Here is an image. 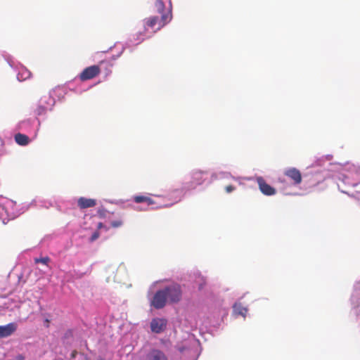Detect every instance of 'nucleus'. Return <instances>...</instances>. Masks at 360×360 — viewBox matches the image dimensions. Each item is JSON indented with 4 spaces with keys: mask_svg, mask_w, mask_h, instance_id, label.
Returning a JSON list of instances; mask_svg holds the SVG:
<instances>
[{
    "mask_svg": "<svg viewBox=\"0 0 360 360\" xmlns=\"http://www.w3.org/2000/svg\"><path fill=\"white\" fill-rule=\"evenodd\" d=\"M155 8L160 16H151L143 20L144 33H140L137 40L142 41L150 37L172 20V6L169 0H156Z\"/></svg>",
    "mask_w": 360,
    "mask_h": 360,
    "instance_id": "obj_1",
    "label": "nucleus"
},
{
    "mask_svg": "<svg viewBox=\"0 0 360 360\" xmlns=\"http://www.w3.org/2000/svg\"><path fill=\"white\" fill-rule=\"evenodd\" d=\"M189 180L184 182L180 188L173 191V193H176L174 202L166 204H159L155 206L156 208L168 207L172 206L174 204L179 202L183 198L184 194L190 191L196 189L198 186L202 185H208L210 181L208 179V172L195 169L191 170L188 175Z\"/></svg>",
    "mask_w": 360,
    "mask_h": 360,
    "instance_id": "obj_2",
    "label": "nucleus"
},
{
    "mask_svg": "<svg viewBox=\"0 0 360 360\" xmlns=\"http://www.w3.org/2000/svg\"><path fill=\"white\" fill-rule=\"evenodd\" d=\"M175 348L179 360H197L201 352L200 341L191 333H187L182 341L177 342Z\"/></svg>",
    "mask_w": 360,
    "mask_h": 360,
    "instance_id": "obj_3",
    "label": "nucleus"
},
{
    "mask_svg": "<svg viewBox=\"0 0 360 360\" xmlns=\"http://www.w3.org/2000/svg\"><path fill=\"white\" fill-rule=\"evenodd\" d=\"M20 208H16L15 202L0 196V218H2L3 223L7 224L8 221L14 219L33 207L32 202H23L20 205Z\"/></svg>",
    "mask_w": 360,
    "mask_h": 360,
    "instance_id": "obj_4",
    "label": "nucleus"
},
{
    "mask_svg": "<svg viewBox=\"0 0 360 360\" xmlns=\"http://www.w3.org/2000/svg\"><path fill=\"white\" fill-rule=\"evenodd\" d=\"M100 73V68L98 65H94L86 68L72 82L68 84L70 90L73 91L76 94H82L88 90L91 86L84 88L82 86V82L91 79Z\"/></svg>",
    "mask_w": 360,
    "mask_h": 360,
    "instance_id": "obj_5",
    "label": "nucleus"
},
{
    "mask_svg": "<svg viewBox=\"0 0 360 360\" xmlns=\"http://www.w3.org/2000/svg\"><path fill=\"white\" fill-rule=\"evenodd\" d=\"M41 126V121L38 117L27 118L20 121L16 125V130L32 136L35 139Z\"/></svg>",
    "mask_w": 360,
    "mask_h": 360,
    "instance_id": "obj_6",
    "label": "nucleus"
},
{
    "mask_svg": "<svg viewBox=\"0 0 360 360\" xmlns=\"http://www.w3.org/2000/svg\"><path fill=\"white\" fill-rule=\"evenodd\" d=\"M1 56L9 66L17 73V79L19 82L25 81L30 77L31 72L24 65L18 62L11 55L4 52Z\"/></svg>",
    "mask_w": 360,
    "mask_h": 360,
    "instance_id": "obj_7",
    "label": "nucleus"
},
{
    "mask_svg": "<svg viewBox=\"0 0 360 360\" xmlns=\"http://www.w3.org/2000/svg\"><path fill=\"white\" fill-rule=\"evenodd\" d=\"M167 302L169 303H177L182 297L181 287L178 283H172L163 288Z\"/></svg>",
    "mask_w": 360,
    "mask_h": 360,
    "instance_id": "obj_8",
    "label": "nucleus"
},
{
    "mask_svg": "<svg viewBox=\"0 0 360 360\" xmlns=\"http://www.w3.org/2000/svg\"><path fill=\"white\" fill-rule=\"evenodd\" d=\"M167 300L163 288L158 290L150 299V304L155 309H161L166 306Z\"/></svg>",
    "mask_w": 360,
    "mask_h": 360,
    "instance_id": "obj_9",
    "label": "nucleus"
},
{
    "mask_svg": "<svg viewBox=\"0 0 360 360\" xmlns=\"http://www.w3.org/2000/svg\"><path fill=\"white\" fill-rule=\"evenodd\" d=\"M167 326V320L165 318L155 317L150 322V329L153 333L160 334L163 333Z\"/></svg>",
    "mask_w": 360,
    "mask_h": 360,
    "instance_id": "obj_10",
    "label": "nucleus"
},
{
    "mask_svg": "<svg viewBox=\"0 0 360 360\" xmlns=\"http://www.w3.org/2000/svg\"><path fill=\"white\" fill-rule=\"evenodd\" d=\"M259 188L262 194L266 196H272L276 193V190L271 185L268 184L262 176L256 178Z\"/></svg>",
    "mask_w": 360,
    "mask_h": 360,
    "instance_id": "obj_11",
    "label": "nucleus"
},
{
    "mask_svg": "<svg viewBox=\"0 0 360 360\" xmlns=\"http://www.w3.org/2000/svg\"><path fill=\"white\" fill-rule=\"evenodd\" d=\"M124 46H110L107 51H102L105 54V60H115L124 52Z\"/></svg>",
    "mask_w": 360,
    "mask_h": 360,
    "instance_id": "obj_12",
    "label": "nucleus"
},
{
    "mask_svg": "<svg viewBox=\"0 0 360 360\" xmlns=\"http://www.w3.org/2000/svg\"><path fill=\"white\" fill-rule=\"evenodd\" d=\"M283 174L292 181L294 185H298L302 182V175L300 172L295 167L286 168Z\"/></svg>",
    "mask_w": 360,
    "mask_h": 360,
    "instance_id": "obj_13",
    "label": "nucleus"
},
{
    "mask_svg": "<svg viewBox=\"0 0 360 360\" xmlns=\"http://www.w3.org/2000/svg\"><path fill=\"white\" fill-rule=\"evenodd\" d=\"M18 328L15 322H11L6 325L0 326V339L6 338L12 335Z\"/></svg>",
    "mask_w": 360,
    "mask_h": 360,
    "instance_id": "obj_14",
    "label": "nucleus"
},
{
    "mask_svg": "<svg viewBox=\"0 0 360 360\" xmlns=\"http://www.w3.org/2000/svg\"><path fill=\"white\" fill-rule=\"evenodd\" d=\"M146 360H168V359L162 351L153 349L148 353Z\"/></svg>",
    "mask_w": 360,
    "mask_h": 360,
    "instance_id": "obj_15",
    "label": "nucleus"
},
{
    "mask_svg": "<svg viewBox=\"0 0 360 360\" xmlns=\"http://www.w3.org/2000/svg\"><path fill=\"white\" fill-rule=\"evenodd\" d=\"M26 133H21L20 131L16 134L14 136L15 141L20 146H27L32 140V136L30 137Z\"/></svg>",
    "mask_w": 360,
    "mask_h": 360,
    "instance_id": "obj_16",
    "label": "nucleus"
},
{
    "mask_svg": "<svg viewBox=\"0 0 360 360\" xmlns=\"http://www.w3.org/2000/svg\"><path fill=\"white\" fill-rule=\"evenodd\" d=\"M96 205V201L94 199L86 198L80 197L77 199V205L80 209H86L93 207Z\"/></svg>",
    "mask_w": 360,
    "mask_h": 360,
    "instance_id": "obj_17",
    "label": "nucleus"
},
{
    "mask_svg": "<svg viewBox=\"0 0 360 360\" xmlns=\"http://www.w3.org/2000/svg\"><path fill=\"white\" fill-rule=\"evenodd\" d=\"M39 103L45 107H47L49 110H52L55 105L56 100L51 94H48L42 96L39 99Z\"/></svg>",
    "mask_w": 360,
    "mask_h": 360,
    "instance_id": "obj_18",
    "label": "nucleus"
},
{
    "mask_svg": "<svg viewBox=\"0 0 360 360\" xmlns=\"http://www.w3.org/2000/svg\"><path fill=\"white\" fill-rule=\"evenodd\" d=\"M32 204L33 207H49L52 205V203L50 200L41 198L40 197H36L32 201Z\"/></svg>",
    "mask_w": 360,
    "mask_h": 360,
    "instance_id": "obj_19",
    "label": "nucleus"
},
{
    "mask_svg": "<svg viewBox=\"0 0 360 360\" xmlns=\"http://www.w3.org/2000/svg\"><path fill=\"white\" fill-rule=\"evenodd\" d=\"M233 313L236 316L245 317L248 313V308L243 307L240 302H237L233 305Z\"/></svg>",
    "mask_w": 360,
    "mask_h": 360,
    "instance_id": "obj_20",
    "label": "nucleus"
},
{
    "mask_svg": "<svg viewBox=\"0 0 360 360\" xmlns=\"http://www.w3.org/2000/svg\"><path fill=\"white\" fill-rule=\"evenodd\" d=\"M74 332L72 330H68L63 336V343L66 346H71L73 342Z\"/></svg>",
    "mask_w": 360,
    "mask_h": 360,
    "instance_id": "obj_21",
    "label": "nucleus"
},
{
    "mask_svg": "<svg viewBox=\"0 0 360 360\" xmlns=\"http://www.w3.org/2000/svg\"><path fill=\"white\" fill-rule=\"evenodd\" d=\"M134 201L136 203H142L146 202L148 205H153L156 204V202L151 198L143 196V195H134L133 197Z\"/></svg>",
    "mask_w": 360,
    "mask_h": 360,
    "instance_id": "obj_22",
    "label": "nucleus"
},
{
    "mask_svg": "<svg viewBox=\"0 0 360 360\" xmlns=\"http://www.w3.org/2000/svg\"><path fill=\"white\" fill-rule=\"evenodd\" d=\"M212 179H229L232 178L235 179V177L229 172H214L211 174Z\"/></svg>",
    "mask_w": 360,
    "mask_h": 360,
    "instance_id": "obj_23",
    "label": "nucleus"
},
{
    "mask_svg": "<svg viewBox=\"0 0 360 360\" xmlns=\"http://www.w3.org/2000/svg\"><path fill=\"white\" fill-rule=\"evenodd\" d=\"M86 273L81 272L77 270L70 271L66 274V276L69 281H74L75 279L82 278Z\"/></svg>",
    "mask_w": 360,
    "mask_h": 360,
    "instance_id": "obj_24",
    "label": "nucleus"
},
{
    "mask_svg": "<svg viewBox=\"0 0 360 360\" xmlns=\"http://www.w3.org/2000/svg\"><path fill=\"white\" fill-rule=\"evenodd\" d=\"M223 300L219 298H216L214 300L213 304L209 307L210 310L212 313L219 312L222 308Z\"/></svg>",
    "mask_w": 360,
    "mask_h": 360,
    "instance_id": "obj_25",
    "label": "nucleus"
},
{
    "mask_svg": "<svg viewBox=\"0 0 360 360\" xmlns=\"http://www.w3.org/2000/svg\"><path fill=\"white\" fill-rule=\"evenodd\" d=\"M49 111L50 110L47 108V107H45L38 102L37 107L34 110V114L37 116L36 117H37L38 116L46 115Z\"/></svg>",
    "mask_w": 360,
    "mask_h": 360,
    "instance_id": "obj_26",
    "label": "nucleus"
},
{
    "mask_svg": "<svg viewBox=\"0 0 360 360\" xmlns=\"http://www.w3.org/2000/svg\"><path fill=\"white\" fill-rule=\"evenodd\" d=\"M50 261V258L49 257H44L40 258H34V262L36 264L41 263L44 265H47L49 262Z\"/></svg>",
    "mask_w": 360,
    "mask_h": 360,
    "instance_id": "obj_27",
    "label": "nucleus"
},
{
    "mask_svg": "<svg viewBox=\"0 0 360 360\" xmlns=\"http://www.w3.org/2000/svg\"><path fill=\"white\" fill-rule=\"evenodd\" d=\"M99 237V233L98 231H94V233H92L91 236H90L89 238V241L90 242H94L96 240H97Z\"/></svg>",
    "mask_w": 360,
    "mask_h": 360,
    "instance_id": "obj_28",
    "label": "nucleus"
},
{
    "mask_svg": "<svg viewBox=\"0 0 360 360\" xmlns=\"http://www.w3.org/2000/svg\"><path fill=\"white\" fill-rule=\"evenodd\" d=\"M110 224H111V226H112L114 228H118L122 225V221L120 220H115V221H111Z\"/></svg>",
    "mask_w": 360,
    "mask_h": 360,
    "instance_id": "obj_29",
    "label": "nucleus"
},
{
    "mask_svg": "<svg viewBox=\"0 0 360 360\" xmlns=\"http://www.w3.org/2000/svg\"><path fill=\"white\" fill-rule=\"evenodd\" d=\"M235 189H236L235 186H231V185H230V186H227L226 187V191L227 193H231V192H232V191H233Z\"/></svg>",
    "mask_w": 360,
    "mask_h": 360,
    "instance_id": "obj_30",
    "label": "nucleus"
},
{
    "mask_svg": "<svg viewBox=\"0 0 360 360\" xmlns=\"http://www.w3.org/2000/svg\"><path fill=\"white\" fill-rule=\"evenodd\" d=\"M205 285V281H204V279L202 278H201V282H200L199 284H198V290H202L203 286Z\"/></svg>",
    "mask_w": 360,
    "mask_h": 360,
    "instance_id": "obj_31",
    "label": "nucleus"
},
{
    "mask_svg": "<svg viewBox=\"0 0 360 360\" xmlns=\"http://www.w3.org/2000/svg\"><path fill=\"white\" fill-rule=\"evenodd\" d=\"M77 354V352L76 350H74L71 352L70 359H74Z\"/></svg>",
    "mask_w": 360,
    "mask_h": 360,
    "instance_id": "obj_32",
    "label": "nucleus"
},
{
    "mask_svg": "<svg viewBox=\"0 0 360 360\" xmlns=\"http://www.w3.org/2000/svg\"><path fill=\"white\" fill-rule=\"evenodd\" d=\"M49 323H50L49 319H46L44 320V326L48 328L49 326Z\"/></svg>",
    "mask_w": 360,
    "mask_h": 360,
    "instance_id": "obj_33",
    "label": "nucleus"
},
{
    "mask_svg": "<svg viewBox=\"0 0 360 360\" xmlns=\"http://www.w3.org/2000/svg\"><path fill=\"white\" fill-rule=\"evenodd\" d=\"M278 181L281 184H283L285 182V179L283 177H278Z\"/></svg>",
    "mask_w": 360,
    "mask_h": 360,
    "instance_id": "obj_34",
    "label": "nucleus"
},
{
    "mask_svg": "<svg viewBox=\"0 0 360 360\" xmlns=\"http://www.w3.org/2000/svg\"><path fill=\"white\" fill-rule=\"evenodd\" d=\"M15 360H24V356L22 355H18L16 357H15Z\"/></svg>",
    "mask_w": 360,
    "mask_h": 360,
    "instance_id": "obj_35",
    "label": "nucleus"
},
{
    "mask_svg": "<svg viewBox=\"0 0 360 360\" xmlns=\"http://www.w3.org/2000/svg\"><path fill=\"white\" fill-rule=\"evenodd\" d=\"M111 73V71L110 70L106 72V75H109Z\"/></svg>",
    "mask_w": 360,
    "mask_h": 360,
    "instance_id": "obj_36",
    "label": "nucleus"
},
{
    "mask_svg": "<svg viewBox=\"0 0 360 360\" xmlns=\"http://www.w3.org/2000/svg\"><path fill=\"white\" fill-rule=\"evenodd\" d=\"M102 226V224L101 223H99L98 224V227H101Z\"/></svg>",
    "mask_w": 360,
    "mask_h": 360,
    "instance_id": "obj_37",
    "label": "nucleus"
}]
</instances>
